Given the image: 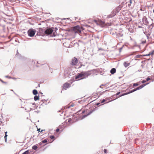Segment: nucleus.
I'll return each mask as SVG.
<instances>
[{
	"instance_id": "22",
	"label": "nucleus",
	"mask_w": 154,
	"mask_h": 154,
	"mask_svg": "<svg viewBox=\"0 0 154 154\" xmlns=\"http://www.w3.org/2000/svg\"><path fill=\"white\" fill-rule=\"evenodd\" d=\"M42 142L44 143H46L47 142V141L45 139L43 140L42 141Z\"/></svg>"
},
{
	"instance_id": "3",
	"label": "nucleus",
	"mask_w": 154,
	"mask_h": 154,
	"mask_svg": "<svg viewBox=\"0 0 154 154\" xmlns=\"http://www.w3.org/2000/svg\"><path fill=\"white\" fill-rule=\"evenodd\" d=\"M146 84H143V85H142L141 86H139V87L136 88L130 91L129 92H128V93H125L123 95H120L119 96V97H121V96H122L123 95H126V94H130V93H132V92H134V91H137V90H139V89H141L145 85H146Z\"/></svg>"
},
{
	"instance_id": "29",
	"label": "nucleus",
	"mask_w": 154,
	"mask_h": 154,
	"mask_svg": "<svg viewBox=\"0 0 154 154\" xmlns=\"http://www.w3.org/2000/svg\"><path fill=\"white\" fill-rule=\"evenodd\" d=\"M150 80V79L149 78H148L146 79V81H149Z\"/></svg>"
},
{
	"instance_id": "37",
	"label": "nucleus",
	"mask_w": 154,
	"mask_h": 154,
	"mask_svg": "<svg viewBox=\"0 0 154 154\" xmlns=\"http://www.w3.org/2000/svg\"><path fill=\"white\" fill-rule=\"evenodd\" d=\"M130 4H131V3H132V1H131V0H130Z\"/></svg>"
},
{
	"instance_id": "9",
	"label": "nucleus",
	"mask_w": 154,
	"mask_h": 154,
	"mask_svg": "<svg viewBox=\"0 0 154 154\" xmlns=\"http://www.w3.org/2000/svg\"><path fill=\"white\" fill-rule=\"evenodd\" d=\"M88 111H87V110H83L82 112V113L83 114V113H84L85 112H86V114L85 115H83L82 116V118H81V119H83V118H85L88 115H89L90 114L91 112H91L89 113H88V112H87Z\"/></svg>"
},
{
	"instance_id": "21",
	"label": "nucleus",
	"mask_w": 154,
	"mask_h": 154,
	"mask_svg": "<svg viewBox=\"0 0 154 154\" xmlns=\"http://www.w3.org/2000/svg\"><path fill=\"white\" fill-rule=\"evenodd\" d=\"M29 150H27L24 152L22 154H29Z\"/></svg>"
},
{
	"instance_id": "12",
	"label": "nucleus",
	"mask_w": 154,
	"mask_h": 154,
	"mask_svg": "<svg viewBox=\"0 0 154 154\" xmlns=\"http://www.w3.org/2000/svg\"><path fill=\"white\" fill-rule=\"evenodd\" d=\"M118 13L116 11H115L114 9L112 12V14H110L108 16L109 17H112L115 15L117 13Z\"/></svg>"
},
{
	"instance_id": "16",
	"label": "nucleus",
	"mask_w": 154,
	"mask_h": 154,
	"mask_svg": "<svg viewBox=\"0 0 154 154\" xmlns=\"http://www.w3.org/2000/svg\"><path fill=\"white\" fill-rule=\"evenodd\" d=\"M39 99V96H38L35 95L34 97V99L35 101L38 100Z\"/></svg>"
},
{
	"instance_id": "25",
	"label": "nucleus",
	"mask_w": 154,
	"mask_h": 154,
	"mask_svg": "<svg viewBox=\"0 0 154 154\" xmlns=\"http://www.w3.org/2000/svg\"><path fill=\"white\" fill-rule=\"evenodd\" d=\"M117 7H118V8L119 9V10L120 11L122 8V6L121 5H119Z\"/></svg>"
},
{
	"instance_id": "36",
	"label": "nucleus",
	"mask_w": 154,
	"mask_h": 154,
	"mask_svg": "<svg viewBox=\"0 0 154 154\" xmlns=\"http://www.w3.org/2000/svg\"><path fill=\"white\" fill-rule=\"evenodd\" d=\"M5 142H6V140H7V137H5Z\"/></svg>"
},
{
	"instance_id": "8",
	"label": "nucleus",
	"mask_w": 154,
	"mask_h": 154,
	"mask_svg": "<svg viewBox=\"0 0 154 154\" xmlns=\"http://www.w3.org/2000/svg\"><path fill=\"white\" fill-rule=\"evenodd\" d=\"M70 87V84L67 82L64 83L63 85V88L65 90H66Z\"/></svg>"
},
{
	"instance_id": "4",
	"label": "nucleus",
	"mask_w": 154,
	"mask_h": 154,
	"mask_svg": "<svg viewBox=\"0 0 154 154\" xmlns=\"http://www.w3.org/2000/svg\"><path fill=\"white\" fill-rule=\"evenodd\" d=\"M78 60L77 58L75 57H73L70 61V64L72 66H75L78 63Z\"/></svg>"
},
{
	"instance_id": "28",
	"label": "nucleus",
	"mask_w": 154,
	"mask_h": 154,
	"mask_svg": "<svg viewBox=\"0 0 154 154\" xmlns=\"http://www.w3.org/2000/svg\"><path fill=\"white\" fill-rule=\"evenodd\" d=\"M50 138L52 139L54 138V137L53 136L51 135L50 136Z\"/></svg>"
},
{
	"instance_id": "18",
	"label": "nucleus",
	"mask_w": 154,
	"mask_h": 154,
	"mask_svg": "<svg viewBox=\"0 0 154 154\" xmlns=\"http://www.w3.org/2000/svg\"><path fill=\"white\" fill-rule=\"evenodd\" d=\"M68 122H69L70 124H72V121L71 118H69L68 119Z\"/></svg>"
},
{
	"instance_id": "10",
	"label": "nucleus",
	"mask_w": 154,
	"mask_h": 154,
	"mask_svg": "<svg viewBox=\"0 0 154 154\" xmlns=\"http://www.w3.org/2000/svg\"><path fill=\"white\" fill-rule=\"evenodd\" d=\"M53 31V30L51 29H48L45 30V32L47 35H49L52 33Z\"/></svg>"
},
{
	"instance_id": "17",
	"label": "nucleus",
	"mask_w": 154,
	"mask_h": 154,
	"mask_svg": "<svg viewBox=\"0 0 154 154\" xmlns=\"http://www.w3.org/2000/svg\"><path fill=\"white\" fill-rule=\"evenodd\" d=\"M33 93L34 95H36L38 93V91L37 90H34L33 91Z\"/></svg>"
},
{
	"instance_id": "31",
	"label": "nucleus",
	"mask_w": 154,
	"mask_h": 154,
	"mask_svg": "<svg viewBox=\"0 0 154 154\" xmlns=\"http://www.w3.org/2000/svg\"><path fill=\"white\" fill-rule=\"evenodd\" d=\"M104 152L105 153H106L107 152V150L106 149H104Z\"/></svg>"
},
{
	"instance_id": "7",
	"label": "nucleus",
	"mask_w": 154,
	"mask_h": 154,
	"mask_svg": "<svg viewBox=\"0 0 154 154\" xmlns=\"http://www.w3.org/2000/svg\"><path fill=\"white\" fill-rule=\"evenodd\" d=\"M27 106L30 110L34 109L35 108V104L34 103H30L28 104Z\"/></svg>"
},
{
	"instance_id": "5",
	"label": "nucleus",
	"mask_w": 154,
	"mask_h": 154,
	"mask_svg": "<svg viewBox=\"0 0 154 154\" xmlns=\"http://www.w3.org/2000/svg\"><path fill=\"white\" fill-rule=\"evenodd\" d=\"M147 144L149 146H152L154 144V139L153 138L149 137L147 140Z\"/></svg>"
},
{
	"instance_id": "11",
	"label": "nucleus",
	"mask_w": 154,
	"mask_h": 154,
	"mask_svg": "<svg viewBox=\"0 0 154 154\" xmlns=\"http://www.w3.org/2000/svg\"><path fill=\"white\" fill-rule=\"evenodd\" d=\"M97 23L102 27H103L106 25L105 22L101 21V20H99Z\"/></svg>"
},
{
	"instance_id": "27",
	"label": "nucleus",
	"mask_w": 154,
	"mask_h": 154,
	"mask_svg": "<svg viewBox=\"0 0 154 154\" xmlns=\"http://www.w3.org/2000/svg\"><path fill=\"white\" fill-rule=\"evenodd\" d=\"M106 101V100L105 99H103L101 101V103H103L104 102H105Z\"/></svg>"
},
{
	"instance_id": "1",
	"label": "nucleus",
	"mask_w": 154,
	"mask_h": 154,
	"mask_svg": "<svg viewBox=\"0 0 154 154\" xmlns=\"http://www.w3.org/2000/svg\"><path fill=\"white\" fill-rule=\"evenodd\" d=\"M90 74L87 72H82L78 73L75 77V79L77 80H79L88 77Z\"/></svg>"
},
{
	"instance_id": "14",
	"label": "nucleus",
	"mask_w": 154,
	"mask_h": 154,
	"mask_svg": "<svg viewBox=\"0 0 154 154\" xmlns=\"http://www.w3.org/2000/svg\"><path fill=\"white\" fill-rule=\"evenodd\" d=\"M110 72L111 74H113L116 72V69L115 68H112L110 70Z\"/></svg>"
},
{
	"instance_id": "39",
	"label": "nucleus",
	"mask_w": 154,
	"mask_h": 154,
	"mask_svg": "<svg viewBox=\"0 0 154 154\" xmlns=\"http://www.w3.org/2000/svg\"><path fill=\"white\" fill-rule=\"evenodd\" d=\"M130 5H131V4H128V6H129Z\"/></svg>"
},
{
	"instance_id": "23",
	"label": "nucleus",
	"mask_w": 154,
	"mask_h": 154,
	"mask_svg": "<svg viewBox=\"0 0 154 154\" xmlns=\"http://www.w3.org/2000/svg\"><path fill=\"white\" fill-rule=\"evenodd\" d=\"M138 85H139V84L138 83H136L134 84L133 86L134 87H135V86H138Z\"/></svg>"
},
{
	"instance_id": "32",
	"label": "nucleus",
	"mask_w": 154,
	"mask_h": 154,
	"mask_svg": "<svg viewBox=\"0 0 154 154\" xmlns=\"http://www.w3.org/2000/svg\"><path fill=\"white\" fill-rule=\"evenodd\" d=\"M59 130H60L58 128H57L56 130V131L57 132H58L59 131Z\"/></svg>"
},
{
	"instance_id": "41",
	"label": "nucleus",
	"mask_w": 154,
	"mask_h": 154,
	"mask_svg": "<svg viewBox=\"0 0 154 154\" xmlns=\"http://www.w3.org/2000/svg\"><path fill=\"white\" fill-rule=\"evenodd\" d=\"M43 131V130H42L41 131V132H42Z\"/></svg>"
},
{
	"instance_id": "30",
	"label": "nucleus",
	"mask_w": 154,
	"mask_h": 154,
	"mask_svg": "<svg viewBox=\"0 0 154 154\" xmlns=\"http://www.w3.org/2000/svg\"><path fill=\"white\" fill-rule=\"evenodd\" d=\"M146 82V80H143L142 82V83H144L145 82Z\"/></svg>"
},
{
	"instance_id": "38",
	"label": "nucleus",
	"mask_w": 154,
	"mask_h": 154,
	"mask_svg": "<svg viewBox=\"0 0 154 154\" xmlns=\"http://www.w3.org/2000/svg\"><path fill=\"white\" fill-rule=\"evenodd\" d=\"M100 104V103H97V105L98 106V105H99Z\"/></svg>"
},
{
	"instance_id": "34",
	"label": "nucleus",
	"mask_w": 154,
	"mask_h": 154,
	"mask_svg": "<svg viewBox=\"0 0 154 154\" xmlns=\"http://www.w3.org/2000/svg\"><path fill=\"white\" fill-rule=\"evenodd\" d=\"M7 132H5V137H7Z\"/></svg>"
},
{
	"instance_id": "40",
	"label": "nucleus",
	"mask_w": 154,
	"mask_h": 154,
	"mask_svg": "<svg viewBox=\"0 0 154 154\" xmlns=\"http://www.w3.org/2000/svg\"><path fill=\"white\" fill-rule=\"evenodd\" d=\"M40 130V129H39L38 130L39 131V132Z\"/></svg>"
},
{
	"instance_id": "15",
	"label": "nucleus",
	"mask_w": 154,
	"mask_h": 154,
	"mask_svg": "<svg viewBox=\"0 0 154 154\" xmlns=\"http://www.w3.org/2000/svg\"><path fill=\"white\" fill-rule=\"evenodd\" d=\"M153 54H154V50L152 52H150L148 54L144 55L143 56H149L150 55H152Z\"/></svg>"
},
{
	"instance_id": "20",
	"label": "nucleus",
	"mask_w": 154,
	"mask_h": 154,
	"mask_svg": "<svg viewBox=\"0 0 154 154\" xmlns=\"http://www.w3.org/2000/svg\"><path fill=\"white\" fill-rule=\"evenodd\" d=\"M114 9V11H116L117 12H119V11H120V10H119V9L118 8V7H117Z\"/></svg>"
},
{
	"instance_id": "24",
	"label": "nucleus",
	"mask_w": 154,
	"mask_h": 154,
	"mask_svg": "<svg viewBox=\"0 0 154 154\" xmlns=\"http://www.w3.org/2000/svg\"><path fill=\"white\" fill-rule=\"evenodd\" d=\"M117 7H118V8L119 9V10L120 11L122 8V6L121 5H119Z\"/></svg>"
},
{
	"instance_id": "26",
	"label": "nucleus",
	"mask_w": 154,
	"mask_h": 154,
	"mask_svg": "<svg viewBox=\"0 0 154 154\" xmlns=\"http://www.w3.org/2000/svg\"><path fill=\"white\" fill-rule=\"evenodd\" d=\"M5 77L6 78H8V79H12V78L10 76H9L8 75H6V76H5Z\"/></svg>"
},
{
	"instance_id": "2",
	"label": "nucleus",
	"mask_w": 154,
	"mask_h": 154,
	"mask_svg": "<svg viewBox=\"0 0 154 154\" xmlns=\"http://www.w3.org/2000/svg\"><path fill=\"white\" fill-rule=\"evenodd\" d=\"M83 30L82 27L78 25L72 27V30L75 33H79Z\"/></svg>"
},
{
	"instance_id": "19",
	"label": "nucleus",
	"mask_w": 154,
	"mask_h": 154,
	"mask_svg": "<svg viewBox=\"0 0 154 154\" xmlns=\"http://www.w3.org/2000/svg\"><path fill=\"white\" fill-rule=\"evenodd\" d=\"M38 148L37 146L36 145H34L32 147V148L34 149V150H36Z\"/></svg>"
},
{
	"instance_id": "6",
	"label": "nucleus",
	"mask_w": 154,
	"mask_h": 154,
	"mask_svg": "<svg viewBox=\"0 0 154 154\" xmlns=\"http://www.w3.org/2000/svg\"><path fill=\"white\" fill-rule=\"evenodd\" d=\"M35 30L32 29H29L28 31V34L30 37L33 36L35 34Z\"/></svg>"
},
{
	"instance_id": "33",
	"label": "nucleus",
	"mask_w": 154,
	"mask_h": 154,
	"mask_svg": "<svg viewBox=\"0 0 154 154\" xmlns=\"http://www.w3.org/2000/svg\"><path fill=\"white\" fill-rule=\"evenodd\" d=\"M120 92H117L116 93V95H119L120 94Z\"/></svg>"
},
{
	"instance_id": "35",
	"label": "nucleus",
	"mask_w": 154,
	"mask_h": 154,
	"mask_svg": "<svg viewBox=\"0 0 154 154\" xmlns=\"http://www.w3.org/2000/svg\"><path fill=\"white\" fill-rule=\"evenodd\" d=\"M1 81L2 82V83H6V82H4L2 80H1Z\"/></svg>"
},
{
	"instance_id": "13",
	"label": "nucleus",
	"mask_w": 154,
	"mask_h": 154,
	"mask_svg": "<svg viewBox=\"0 0 154 154\" xmlns=\"http://www.w3.org/2000/svg\"><path fill=\"white\" fill-rule=\"evenodd\" d=\"M123 64L125 67H126L129 66L130 63L128 61H125L124 63Z\"/></svg>"
}]
</instances>
